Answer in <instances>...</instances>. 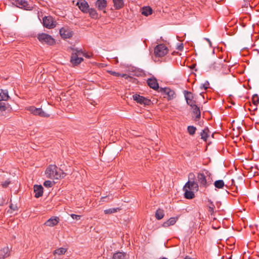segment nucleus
<instances>
[{
	"instance_id": "obj_1",
	"label": "nucleus",
	"mask_w": 259,
	"mask_h": 259,
	"mask_svg": "<svg viewBox=\"0 0 259 259\" xmlns=\"http://www.w3.org/2000/svg\"><path fill=\"white\" fill-rule=\"evenodd\" d=\"M45 174L48 178L53 180L61 179L66 176L62 169L54 164L50 165L47 168Z\"/></svg>"
},
{
	"instance_id": "obj_2",
	"label": "nucleus",
	"mask_w": 259,
	"mask_h": 259,
	"mask_svg": "<svg viewBox=\"0 0 259 259\" xmlns=\"http://www.w3.org/2000/svg\"><path fill=\"white\" fill-rule=\"evenodd\" d=\"M197 181L200 187L206 188L212 181L211 174L208 170L204 169L197 174Z\"/></svg>"
},
{
	"instance_id": "obj_3",
	"label": "nucleus",
	"mask_w": 259,
	"mask_h": 259,
	"mask_svg": "<svg viewBox=\"0 0 259 259\" xmlns=\"http://www.w3.org/2000/svg\"><path fill=\"white\" fill-rule=\"evenodd\" d=\"M37 39L42 44L53 46L55 44L56 41L50 35L42 33L37 35Z\"/></svg>"
},
{
	"instance_id": "obj_4",
	"label": "nucleus",
	"mask_w": 259,
	"mask_h": 259,
	"mask_svg": "<svg viewBox=\"0 0 259 259\" xmlns=\"http://www.w3.org/2000/svg\"><path fill=\"white\" fill-rule=\"evenodd\" d=\"M167 48L163 44H160L156 46L154 48V55L156 57H162L168 53Z\"/></svg>"
},
{
	"instance_id": "obj_5",
	"label": "nucleus",
	"mask_w": 259,
	"mask_h": 259,
	"mask_svg": "<svg viewBox=\"0 0 259 259\" xmlns=\"http://www.w3.org/2000/svg\"><path fill=\"white\" fill-rule=\"evenodd\" d=\"M43 26L48 29H52L56 27V21L52 16H45L42 19Z\"/></svg>"
},
{
	"instance_id": "obj_6",
	"label": "nucleus",
	"mask_w": 259,
	"mask_h": 259,
	"mask_svg": "<svg viewBox=\"0 0 259 259\" xmlns=\"http://www.w3.org/2000/svg\"><path fill=\"white\" fill-rule=\"evenodd\" d=\"M74 51L75 52L72 53L71 57L70 62L73 65H77L83 60L82 58L78 57V55L82 54V52L81 50H74Z\"/></svg>"
},
{
	"instance_id": "obj_7",
	"label": "nucleus",
	"mask_w": 259,
	"mask_h": 259,
	"mask_svg": "<svg viewBox=\"0 0 259 259\" xmlns=\"http://www.w3.org/2000/svg\"><path fill=\"white\" fill-rule=\"evenodd\" d=\"M27 110L34 115H38L42 117H49L50 115L45 113L41 108H37L34 106H30Z\"/></svg>"
},
{
	"instance_id": "obj_8",
	"label": "nucleus",
	"mask_w": 259,
	"mask_h": 259,
	"mask_svg": "<svg viewBox=\"0 0 259 259\" xmlns=\"http://www.w3.org/2000/svg\"><path fill=\"white\" fill-rule=\"evenodd\" d=\"M134 101H136L138 103L143 104L144 105H149L151 103V100L143 96H140L138 94H135L133 96Z\"/></svg>"
},
{
	"instance_id": "obj_9",
	"label": "nucleus",
	"mask_w": 259,
	"mask_h": 259,
	"mask_svg": "<svg viewBox=\"0 0 259 259\" xmlns=\"http://www.w3.org/2000/svg\"><path fill=\"white\" fill-rule=\"evenodd\" d=\"M14 3L17 7L26 10H31L33 8L31 5L25 0H15Z\"/></svg>"
},
{
	"instance_id": "obj_10",
	"label": "nucleus",
	"mask_w": 259,
	"mask_h": 259,
	"mask_svg": "<svg viewBox=\"0 0 259 259\" xmlns=\"http://www.w3.org/2000/svg\"><path fill=\"white\" fill-rule=\"evenodd\" d=\"M188 189L193 191H197L199 189V185L194 181H188L183 187V189Z\"/></svg>"
},
{
	"instance_id": "obj_11",
	"label": "nucleus",
	"mask_w": 259,
	"mask_h": 259,
	"mask_svg": "<svg viewBox=\"0 0 259 259\" xmlns=\"http://www.w3.org/2000/svg\"><path fill=\"white\" fill-rule=\"evenodd\" d=\"M76 5L79 9L84 13H88L89 5L85 0H78Z\"/></svg>"
},
{
	"instance_id": "obj_12",
	"label": "nucleus",
	"mask_w": 259,
	"mask_h": 259,
	"mask_svg": "<svg viewBox=\"0 0 259 259\" xmlns=\"http://www.w3.org/2000/svg\"><path fill=\"white\" fill-rule=\"evenodd\" d=\"M60 34L63 38H69L72 36L73 32L68 28L63 27L60 29Z\"/></svg>"
},
{
	"instance_id": "obj_13",
	"label": "nucleus",
	"mask_w": 259,
	"mask_h": 259,
	"mask_svg": "<svg viewBox=\"0 0 259 259\" xmlns=\"http://www.w3.org/2000/svg\"><path fill=\"white\" fill-rule=\"evenodd\" d=\"M184 95L187 103L190 106H192L193 104H195L196 102L194 100V97L193 94L188 91H184Z\"/></svg>"
},
{
	"instance_id": "obj_14",
	"label": "nucleus",
	"mask_w": 259,
	"mask_h": 259,
	"mask_svg": "<svg viewBox=\"0 0 259 259\" xmlns=\"http://www.w3.org/2000/svg\"><path fill=\"white\" fill-rule=\"evenodd\" d=\"M222 64L219 59H216L210 63L209 67L211 70H218L222 68Z\"/></svg>"
},
{
	"instance_id": "obj_15",
	"label": "nucleus",
	"mask_w": 259,
	"mask_h": 259,
	"mask_svg": "<svg viewBox=\"0 0 259 259\" xmlns=\"http://www.w3.org/2000/svg\"><path fill=\"white\" fill-rule=\"evenodd\" d=\"M161 91L163 93L164 95L167 96V98L168 100H171L173 99L175 96V92L168 88H162L161 89Z\"/></svg>"
},
{
	"instance_id": "obj_16",
	"label": "nucleus",
	"mask_w": 259,
	"mask_h": 259,
	"mask_svg": "<svg viewBox=\"0 0 259 259\" xmlns=\"http://www.w3.org/2000/svg\"><path fill=\"white\" fill-rule=\"evenodd\" d=\"M59 220L58 217H53L45 222V225L48 227H54L59 223Z\"/></svg>"
},
{
	"instance_id": "obj_17",
	"label": "nucleus",
	"mask_w": 259,
	"mask_h": 259,
	"mask_svg": "<svg viewBox=\"0 0 259 259\" xmlns=\"http://www.w3.org/2000/svg\"><path fill=\"white\" fill-rule=\"evenodd\" d=\"M95 6L98 10H103L104 13H106L104 9L107 6V1L106 0H97L95 3Z\"/></svg>"
},
{
	"instance_id": "obj_18",
	"label": "nucleus",
	"mask_w": 259,
	"mask_h": 259,
	"mask_svg": "<svg viewBox=\"0 0 259 259\" xmlns=\"http://www.w3.org/2000/svg\"><path fill=\"white\" fill-rule=\"evenodd\" d=\"M192 109V113L195 116L194 120L195 121H198L201 116V113L199 108L196 105L193 104L192 106H191Z\"/></svg>"
},
{
	"instance_id": "obj_19",
	"label": "nucleus",
	"mask_w": 259,
	"mask_h": 259,
	"mask_svg": "<svg viewBox=\"0 0 259 259\" xmlns=\"http://www.w3.org/2000/svg\"><path fill=\"white\" fill-rule=\"evenodd\" d=\"M34 196L36 198H39L42 196L44 188L41 185H35L34 186Z\"/></svg>"
},
{
	"instance_id": "obj_20",
	"label": "nucleus",
	"mask_w": 259,
	"mask_h": 259,
	"mask_svg": "<svg viewBox=\"0 0 259 259\" xmlns=\"http://www.w3.org/2000/svg\"><path fill=\"white\" fill-rule=\"evenodd\" d=\"M10 254V249L8 246L5 247L0 249V259H5L8 257Z\"/></svg>"
},
{
	"instance_id": "obj_21",
	"label": "nucleus",
	"mask_w": 259,
	"mask_h": 259,
	"mask_svg": "<svg viewBox=\"0 0 259 259\" xmlns=\"http://www.w3.org/2000/svg\"><path fill=\"white\" fill-rule=\"evenodd\" d=\"M148 85L152 89L157 90L159 88L158 83L155 78H149L147 80Z\"/></svg>"
},
{
	"instance_id": "obj_22",
	"label": "nucleus",
	"mask_w": 259,
	"mask_h": 259,
	"mask_svg": "<svg viewBox=\"0 0 259 259\" xmlns=\"http://www.w3.org/2000/svg\"><path fill=\"white\" fill-rule=\"evenodd\" d=\"M178 220V217H172L169 218L167 221L164 222L162 226L163 227H168L170 226L174 225L175 224L177 220Z\"/></svg>"
},
{
	"instance_id": "obj_23",
	"label": "nucleus",
	"mask_w": 259,
	"mask_h": 259,
	"mask_svg": "<svg viewBox=\"0 0 259 259\" xmlns=\"http://www.w3.org/2000/svg\"><path fill=\"white\" fill-rule=\"evenodd\" d=\"M113 259H127L128 255L126 253L122 252H117L113 255Z\"/></svg>"
},
{
	"instance_id": "obj_24",
	"label": "nucleus",
	"mask_w": 259,
	"mask_h": 259,
	"mask_svg": "<svg viewBox=\"0 0 259 259\" xmlns=\"http://www.w3.org/2000/svg\"><path fill=\"white\" fill-rule=\"evenodd\" d=\"M9 96L7 90L0 89V102L1 101H7L9 99Z\"/></svg>"
},
{
	"instance_id": "obj_25",
	"label": "nucleus",
	"mask_w": 259,
	"mask_h": 259,
	"mask_svg": "<svg viewBox=\"0 0 259 259\" xmlns=\"http://www.w3.org/2000/svg\"><path fill=\"white\" fill-rule=\"evenodd\" d=\"M185 192V197L187 199H192L195 197L194 191L189 190L188 189H183Z\"/></svg>"
},
{
	"instance_id": "obj_26",
	"label": "nucleus",
	"mask_w": 259,
	"mask_h": 259,
	"mask_svg": "<svg viewBox=\"0 0 259 259\" xmlns=\"http://www.w3.org/2000/svg\"><path fill=\"white\" fill-rule=\"evenodd\" d=\"M152 13V9L150 7H144L141 10V14L148 16Z\"/></svg>"
},
{
	"instance_id": "obj_27",
	"label": "nucleus",
	"mask_w": 259,
	"mask_h": 259,
	"mask_svg": "<svg viewBox=\"0 0 259 259\" xmlns=\"http://www.w3.org/2000/svg\"><path fill=\"white\" fill-rule=\"evenodd\" d=\"M155 216L157 220H161L164 216V210L162 209L158 208L155 212Z\"/></svg>"
},
{
	"instance_id": "obj_28",
	"label": "nucleus",
	"mask_w": 259,
	"mask_h": 259,
	"mask_svg": "<svg viewBox=\"0 0 259 259\" xmlns=\"http://www.w3.org/2000/svg\"><path fill=\"white\" fill-rule=\"evenodd\" d=\"M113 2L114 3V7L116 10L120 9L123 6V0H113Z\"/></svg>"
},
{
	"instance_id": "obj_29",
	"label": "nucleus",
	"mask_w": 259,
	"mask_h": 259,
	"mask_svg": "<svg viewBox=\"0 0 259 259\" xmlns=\"http://www.w3.org/2000/svg\"><path fill=\"white\" fill-rule=\"evenodd\" d=\"M208 132L209 130L208 127H205L201 133V139H203L204 141H206L207 140V139L208 137Z\"/></svg>"
},
{
	"instance_id": "obj_30",
	"label": "nucleus",
	"mask_w": 259,
	"mask_h": 259,
	"mask_svg": "<svg viewBox=\"0 0 259 259\" xmlns=\"http://www.w3.org/2000/svg\"><path fill=\"white\" fill-rule=\"evenodd\" d=\"M89 11L88 13H89L90 17L94 19H97L98 17V13H97L96 10L93 8H89Z\"/></svg>"
},
{
	"instance_id": "obj_31",
	"label": "nucleus",
	"mask_w": 259,
	"mask_h": 259,
	"mask_svg": "<svg viewBox=\"0 0 259 259\" xmlns=\"http://www.w3.org/2000/svg\"><path fill=\"white\" fill-rule=\"evenodd\" d=\"M66 251H67L66 249L63 248V247H61L55 250L53 253L54 255L58 254L59 255H60L64 254L65 253V252H66Z\"/></svg>"
},
{
	"instance_id": "obj_32",
	"label": "nucleus",
	"mask_w": 259,
	"mask_h": 259,
	"mask_svg": "<svg viewBox=\"0 0 259 259\" xmlns=\"http://www.w3.org/2000/svg\"><path fill=\"white\" fill-rule=\"evenodd\" d=\"M214 186L218 189H222L225 185L223 180H220L216 181L214 183Z\"/></svg>"
},
{
	"instance_id": "obj_33",
	"label": "nucleus",
	"mask_w": 259,
	"mask_h": 259,
	"mask_svg": "<svg viewBox=\"0 0 259 259\" xmlns=\"http://www.w3.org/2000/svg\"><path fill=\"white\" fill-rule=\"evenodd\" d=\"M9 109V105L5 102H0V112H3Z\"/></svg>"
},
{
	"instance_id": "obj_34",
	"label": "nucleus",
	"mask_w": 259,
	"mask_h": 259,
	"mask_svg": "<svg viewBox=\"0 0 259 259\" xmlns=\"http://www.w3.org/2000/svg\"><path fill=\"white\" fill-rule=\"evenodd\" d=\"M120 210L119 208H111L104 210V213L106 214H111L116 212L118 210Z\"/></svg>"
},
{
	"instance_id": "obj_35",
	"label": "nucleus",
	"mask_w": 259,
	"mask_h": 259,
	"mask_svg": "<svg viewBox=\"0 0 259 259\" xmlns=\"http://www.w3.org/2000/svg\"><path fill=\"white\" fill-rule=\"evenodd\" d=\"M188 132L190 135H193L196 130V128L194 126H188Z\"/></svg>"
},
{
	"instance_id": "obj_36",
	"label": "nucleus",
	"mask_w": 259,
	"mask_h": 259,
	"mask_svg": "<svg viewBox=\"0 0 259 259\" xmlns=\"http://www.w3.org/2000/svg\"><path fill=\"white\" fill-rule=\"evenodd\" d=\"M252 101L254 105H257L259 103V97L257 95L255 94L253 95L252 98Z\"/></svg>"
},
{
	"instance_id": "obj_37",
	"label": "nucleus",
	"mask_w": 259,
	"mask_h": 259,
	"mask_svg": "<svg viewBox=\"0 0 259 259\" xmlns=\"http://www.w3.org/2000/svg\"><path fill=\"white\" fill-rule=\"evenodd\" d=\"M53 184H54L53 182H52V181L48 180V181H46L44 183V186L46 187L50 188V187H52V186L53 185Z\"/></svg>"
},
{
	"instance_id": "obj_38",
	"label": "nucleus",
	"mask_w": 259,
	"mask_h": 259,
	"mask_svg": "<svg viewBox=\"0 0 259 259\" xmlns=\"http://www.w3.org/2000/svg\"><path fill=\"white\" fill-rule=\"evenodd\" d=\"M214 206L212 204V203H211V205L210 206H208V210L209 212H210L211 214L214 212Z\"/></svg>"
},
{
	"instance_id": "obj_39",
	"label": "nucleus",
	"mask_w": 259,
	"mask_h": 259,
	"mask_svg": "<svg viewBox=\"0 0 259 259\" xmlns=\"http://www.w3.org/2000/svg\"><path fill=\"white\" fill-rule=\"evenodd\" d=\"M120 77H123L126 79L131 80L133 79V77L126 74H120Z\"/></svg>"
},
{
	"instance_id": "obj_40",
	"label": "nucleus",
	"mask_w": 259,
	"mask_h": 259,
	"mask_svg": "<svg viewBox=\"0 0 259 259\" xmlns=\"http://www.w3.org/2000/svg\"><path fill=\"white\" fill-rule=\"evenodd\" d=\"M108 72L111 75H112L115 76H120V73H119L118 72H116L112 71V70L108 71Z\"/></svg>"
},
{
	"instance_id": "obj_41",
	"label": "nucleus",
	"mask_w": 259,
	"mask_h": 259,
	"mask_svg": "<svg viewBox=\"0 0 259 259\" xmlns=\"http://www.w3.org/2000/svg\"><path fill=\"white\" fill-rule=\"evenodd\" d=\"M209 82L207 81L204 84L201 85L200 88L204 90H206L208 88Z\"/></svg>"
},
{
	"instance_id": "obj_42",
	"label": "nucleus",
	"mask_w": 259,
	"mask_h": 259,
	"mask_svg": "<svg viewBox=\"0 0 259 259\" xmlns=\"http://www.w3.org/2000/svg\"><path fill=\"white\" fill-rule=\"evenodd\" d=\"M70 216L73 219L76 220H79L81 217V215H76L75 214H71L70 215Z\"/></svg>"
},
{
	"instance_id": "obj_43",
	"label": "nucleus",
	"mask_w": 259,
	"mask_h": 259,
	"mask_svg": "<svg viewBox=\"0 0 259 259\" xmlns=\"http://www.w3.org/2000/svg\"><path fill=\"white\" fill-rule=\"evenodd\" d=\"M10 184V182L9 181H5L4 183H3L2 185V186L4 188H6L8 186V185H9Z\"/></svg>"
},
{
	"instance_id": "obj_44",
	"label": "nucleus",
	"mask_w": 259,
	"mask_h": 259,
	"mask_svg": "<svg viewBox=\"0 0 259 259\" xmlns=\"http://www.w3.org/2000/svg\"><path fill=\"white\" fill-rule=\"evenodd\" d=\"M10 208L13 209V210H16V206H13L12 204H11L10 206Z\"/></svg>"
},
{
	"instance_id": "obj_45",
	"label": "nucleus",
	"mask_w": 259,
	"mask_h": 259,
	"mask_svg": "<svg viewBox=\"0 0 259 259\" xmlns=\"http://www.w3.org/2000/svg\"><path fill=\"white\" fill-rule=\"evenodd\" d=\"M184 259H194V258H192L191 257H190L188 255H186L185 256V257L184 258Z\"/></svg>"
},
{
	"instance_id": "obj_46",
	"label": "nucleus",
	"mask_w": 259,
	"mask_h": 259,
	"mask_svg": "<svg viewBox=\"0 0 259 259\" xmlns=\"http://www.w3.org/2000/svg\"><path fill=\"white\" fill-rule=\"evenodd\" d=\"M191 177H194V175L193 173L191 172V173H190L189 175V178H190Z\"/></svg>"
},
{
	"instance_id": "obj_47",
	"label": "nucleus",
	"mask_w": 259,
	"mask_h": 259,
	"mask_svg": "<svg viewBox=\"0 0 259 259\" xmlns=\"http://www.w3.org/2000/svg\"><path fill=\"white\" fill-rule=\"evenodd\" d=\"M107 197V196L105 197H101V199L103 201H104V199H105Z\"/></svg>"
},
{
	"instance_id": "obj_48",
	"label": "nucleus",
	"mask_w": 259,
	"mask_h": 259,
	"mask_svg": "<svg viewBox=\"0 0 259 259\" xmlns=\"http://www.w3.org/2000/svg\"><path fill=\"white\" fill-rule=\"evenodd\" d=\"M183 46H179V49H180V50H181V49H183Z\"/></svg>"
},
{
	"instance_id": "obj_49",
	"label": "nucleus",
	"mask_w": 259,
	"mask_h": 259,
	"mask_svg": "<svg viewBox=\"0 0 259 259\" xmlns=\"http://www.w3.org/2000/svg\"><path fill=\"white\" fill-rule=\"evenodd\" d=\"M82 54H83V55L84 56H85V57L89 58V57L88 56V55H85V54H83V53H82Z\"/></svg>"
},
{
	"instance_id": "obj_50",
	"label": "nucleus",
	"mask_w": 259,
	"mask_h": 259,
	"mask_svg": "<svg viewBox=\"0 0 259 259\" xmlns=\"http://www.w3.org/2000/svg\"><path fill=\"white\" fill-rule=\"evenodd\" d=\"M161 259H167V258H166V257H162Z\"/></svg>"
}]
</instances>
